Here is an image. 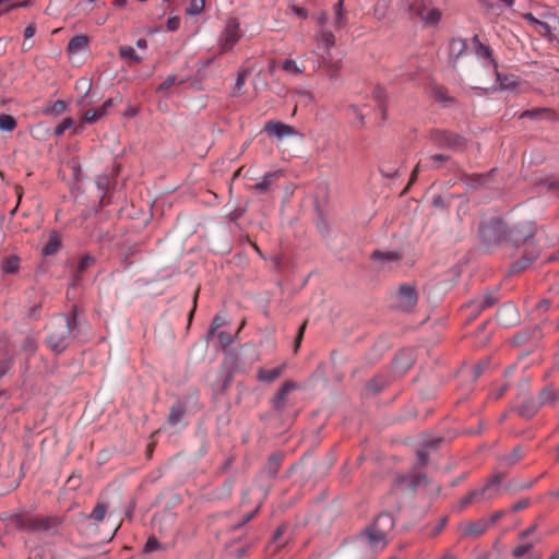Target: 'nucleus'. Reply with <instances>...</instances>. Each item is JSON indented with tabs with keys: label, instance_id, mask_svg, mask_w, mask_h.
<instances>
[{
	"label": "nucleus",
	"instance_id": "63",
	"mask_svg": "<svg viewBox=\"0 0 559 559\" xmlns=\"http://www.w3.org/2000/svg\"><path fill=\"white\" fill-rule=\"evenodd\" d=\"M443 438L439 437V438H433V439H428L426 441H424L423 443V447L428 451L429 449H432V450H436L440 447V444L443 442Z\"/></svg>",
	"mask_w": 559,
	"mask_h": 559
},
{
	"label": "nucleus",
	"instance_id": "42",
	"mask_svg": "<svg viewBox=\"0 0 559 559\" xmlns=\"http://www.w3.org/2000/svg\"><path fill=\"white\" fill-rule=\"evenodd\" d=\"M495 74H496L497 82L499 83V86L501 90H511L518 85V82H516L514 75L501 74L498 71V68L495 69Z\"/></svg>",
	"mask_w": 559,
	"mask_h": 559
},
{
	"label": "nucleus",
	"instance_id": "39",
	"mask_svg": "<svg viewBox=\"0 0 559 559\" xmlns=\"http://www.w3.org/2000/svg\"><path fill=\"white\" fill-rule=\"evenodd\" d=\"M88 46V37L86 35H75L68 43V51L76 52Z\"/></svg>",
	"mask_w": 559,
	"mask_h": 559
},
{
	"label": "nucleus",
	"instance_id": "64",
	"mask_svg": "<svg viewBox=\"0 0 559 559\" xmlns=\"http://www.w3.org/2000/svg\"><path fill=\"white\" fill-rule=\"evenodd\" d=\"M531 337V333L527 331H521L513 337V343L515 345L525 344Z\"/></svg>",
	"mask_w": 559,
	"mask_h": 559
},
{
	"label": "nucleus",
	"instance_id": "13",
	"mask_svg": "<svg viewBox=\"0 0 559 559\" xmlns=\"http://www.w3.org/2000/svg\"><path fill=\"white\" fill-rule=\"evenodd\" d=\"M548 120L551 122L559 121V115L548 107H536L522 111L519 119Z\"/></svg>",
	"mask_w": 559,
	"mask_h": 559
},
{
	"label": "nucleus",
	"instance_id": "46",
	"mask_svg": "<svg viewBox=\"0 0 559 559\" xmlns=\"http://www.w3.org/2000/svg\"><path fill=\"white\" fill-rule=\"evenodd\" d=\"M318 40H320L326 49H331L335 45V36L329 29L322 28L318 34Z\"/></svg>",
	"mask_w": 559,
	"mask_h": 559
},
{
	"label": "nucleus",
	"instance_id": "48",
	"mask_svg": "<svg viewBox=\"0 0 559 559\" xmlns=\"http://www.w3.org/2000/svg\"><path fill=\"white\" fill-rule=\"evenodd\" d=\"M249 73H250V71L248 69H240L238 71L237 79H236L235 86H234V95L240 94Z\"/></svg>",
	"mask_w": 559,
	"mask_h": 559
},
{
	"label": "nucleus",
	"instance_id": "44",
	"mask_svg": "<svg viewBox=\"0 0 559 559\" xmlns=\"http://www.w3.org/2000/svg\"><path fill=\"white\" fill-rule=\"evenodd\" d=\"M334 26L336 28H342L345 25V15H344V0H338L334 5Z\"/></svg>",
	"mask_w": 559,
	"mask_h": 559
},
{
	"label": "nucleus",
	"instance_id": "23",
	"mask_svg": "<svg viewBox=\"0 0 559 559\" xmlns=\"http://www.w3.org/2000/svg\"><path fill=\"white\" fill-rule=\"evenodd\" d=\"M489 491V487H483L479 490H473L464 496L460 500V510L465 509L467 506L474 503L475 501H479L481 499H492V495H487Z\"/></svg>",
	"mask_w": 559,
	"mask_h": 559
},
{
	"label": "nucleus",
	"instance_id": "26",
	"mask_svg": "<svg viewBox=\"0 0 559 559\" xmlns=\"http://www.w3.org/2000/svg\"><path fill=\"white\" fill-rule=\"evenodd\" d=\"M286 365H281L270 370L263 368L258 369L257 379L261 382L272 383L277 380L284 372Z\"/></svg>",
	"mask_w": 559,
	"mask_h": 559
},
{
	"label": "nucleus",
	"instance_id": "57",
	"mask_svg": "<svg viewBox=\"0 0 559 559\" xmlns=\"http://www.w3.org/2000/svg\"><path fill=\"white\" fill-rule=\"evenodd\" d=\"M416 456H417V465L415 466L416 468L427 466L429 454H428V451L424 447L416 451Z\"/></svg>",
	"mask_w": 559,
	"mask_h": 559
},
{
	"label": "nucleus",
	"instance_id": "61",
	"mask_svg": "<svg viewBox=\"0 0 559 559\" xmlns=\"http://www.w3.org/2000/svg\"><path fill=\"white\" fill-rule=\"evenodd\" d=\"M13 359L11 357H3L0 360V379L4 377L12 368Z\"/></svg>",
	"mask_w": 559,
	"mask_h": 559
},
{
	"label": "nucleus",
	"instance_id": "27",
	"mask_svg": "<svg viewBox=\"0 0 559 559\" xmlns=\"http://www.w3.org/2000/svg\"><path fill=\"white\" fill-rule=\"evenodd\" d=\"M524 457V452L521 445H516L509 454L502 455L499 459L500 466L510 468L518 464Z\"/></svg>",
	"mask_w": 559,
	"mask_h": 559
},
{
	"label": "nucleus",
	"instance_id": "31",
	"mask_svg": "<svg viewBox=\"0 0 559 559\" xmlns=\"http://www.w3.org/2000/svg\"><path fill=\"white\" fill-rule=\"evenodd\" d=\"M61 249V238L57 231H52L49 236L47 243L41 250L45 257L53 255Z\"/></svg>",
	"mask_w": 559,
	"mask_h": 559
},
{
	"label": "nucleus",
	"instance_id": "62",
	"mask_svg": "<svg viewBox=\"0 0 559 559\" xmlns=\"http://www.w3.org/2000/svg\"><path fill=\"white\" fill-rule=\"evenodd\" d=\"M307 323H308V320H305L302 322V324L299 326L298 329V332H297V335H296V338H295V346H294V350L295 353L298 350V348L300 347V344L302 342V338H304V334H305V331H306V326H307Z\"/></svg>",
	"mask_w": 559,
	"mask_h": 559
},
{
	"label": "nucleus",
	"instance_id": "1",
	"mask_svg": "<svg viewBox=\"0 0 559 559\" xmlns=\"http://www.w3.org/2000/svg\"><path fill=\"white\" fill-rule=\"evenodd\" d=\"M14 523L16 527L22 531L51 533L56 535L63 524V520L59 515L39 516L29 513H21L15 515Z\"/></svg>",
	"mask_w": 559,
	"mask_h": 559
},
{
	"label": "nucleus",
	"instance_id": "29",
	"mask_svg": "<svg viewBox=\"0 0 559 559\" xmlns=\"http://www.w3.org/2000/svg\"><path fill=\"white\" fill-rule=\"evenodd\" d=\"M467 44L463 38H453L449 45V57L453 63L466 51Z\"/></svg>",
	"mask_w": 559,
	"mask_h": 559
},
{
	"label": "nucleus",
	"instance_id": "7",
	"mask_svg": "<svg viewBox=\"0 0 559 559\" xmlns=\"http://www.w3.org/2000/svg\"><path fill=\"white\" fill-rule=\"evenodd\" d=\"M241 38L240 24L236 17L228 19L219 37V46L223 52L233 49Z\"/></svg>",
	"mask_w": 559,
	"mask_h": 559
},
{
	"label": "nucleus",
	"instance_id": "28",
	"mask_svg": "<svg viewBox=\"0 0 559 559\" xmlns=\"http://www.w3.org/2000/svg\"><path fill=\"white\" fill-rule=\"evenodd\" d=\"M372 525H377L379 530H381L384 534H389L395 526V521L393 515L390 512H381Z\"/></svg>",
	"mask_w": 559,
	"mask_h": 559
},
{
	"label": "nucleus",
	"instance_id": "32",
	"mask_svg": "<svg viewBox=\"0 0 559 559\" xmlns=\"http://www.w3.org/2000/svg\"><path fill=\"white\" fill-rule=\"evenodd\" d=\"M96 263V259L91 254L83 255L73 273V281L76 283L82 280L83 273Z\"/></svg>",
	"mask_w": 559,
	"mask_h": 559
},
{
	"label": "nucleus",
	"instance_id": "36",
	"mask_svg": "<svg viewBox=\"0 0 559 559\" xmlns=\"http://www.w3.org/2000/svg\"><path fill=\"white\" fill-rule=\"evenodd\" d=\"M185 414H186L185 404L181 402H177L170 408V413H169L168 419H167L168 424L171 426H176L177 424H179L181 421Z\"/></svg>",
	"mask_w": 559,
	"mask_h": 559
},
{
	"label": "nucleus",
	"instance_id": "49",
	"mask_svg": "<svg viewBox=\"0 0 559 559\" xmlns=\"http://www.w3.org/2000/svg\"><path fill=\"white\" fill-rule=\"evenodd\" d=\"M286 531H287V525L282 524L276 528V531L274 532V534L272 536V543L275 544V547L277 549L285 547V545L287 544L286 540L285 542L282 540V536Z\"/></svg>",
	"mask_w": 559,
	"mask_h": 559
},
{
	"label": "nucleus",
	"instance_id": "51",
	"mask_svg": "<svg viewBox=\"0 0 559 559\" xmlns=\"http://www.w3.org/2000/svg\"><path fill=\"white\" fill-rule=\"evenodd\" d=\"M502 479V474H496L495 476H492V478L484 486L489 487V491L487 492V495H492V498L497 496L499 491V485L501 484Z\"/></svg>",
	"mask_w": 559,
	"mask_h": 559
},
{
	"label": "nucleus",
	"instance_id": "14",
	"mask_svg": "<svg viewBox=\"0 0 559 559\" xmlns=\"http://www.w3.org/2000/svg\"><path fill=\"white\" fill-rule=\"evenodd\" d=\"M396 485L405 486L407 489L415 491L419 486L428 485V479L426 474L417 473L416 467H414L411 474L397 476Z\"/></svg>",
	"mask_w": 559,
	"mask_h": 559
},
{
	"label": "nucleus",
	"instance_id": "15",
	"mask_svg": "<svg viewBox=\"0 0 559 559\" xmlns=\"http://www.w3.org/2000/svg\"><path fill=\"white\" fill-rule=\"evenodd\" d=\"M462 538H477L488 530L486 520L480 519L475 522H466L460 526Z\"/></svg>",
	"mask_w": 559,
	"mask_h": 559
},
{
	"label": "nucleus",
	"instance_id": "30",
	"mask_svg": "<svg viewBox=\"0 0 559 559\" xmlns=\"http://www.w3.org/2000/svg\"><path fill=\"white\" fill-rule=\"evenodd\" d=\"M280 176L281 171L266 173L263 176L262 180L252 187V190L259 194L267 192L273 181L277 179Z\"/></svg>",
	"mask_w": 559,
	"mask_h": 559
},
{
	"label": "nucleus",
	"instance_id": "4",
	"mask_svg": "<svg viewBox=\"0 0 559 559\" xmlns=\"http://www.w3.org/2000/svg\"><path fill=\"white\" fill-rule=\"evenodd\" d=\"M429 140L439 148L461 151L465 148L468 140L463 135L444 129H431Z\"/></svg>",
	"mask_w": 559,
	"mask_h": 559
},
{
	"label": "nucleus",
	"instance_id": "12",
	"mask_svg": "<svg viewBox=\"0 0 559 559\" xmlns=\"http://www.w3.org/2000/svg\"><path fill=\"white\" fill-rule=\"evenodd\" d=\"M539 247L524 249L523 255L511 264L509 274L515 275L524 272L539 255Z\"/></svg>",
	"mask_w": 559,
	"mask_h": 559
},
{
	"label": "nucleus",
	"instance_id": "8",
	"mask_svg": "<svg viewBox=\"0 0 559 559\" xmlns=\"http://www.w3.org/2000/svg\"><path fill=\"white\" fill-rule=\"evenodd\" d=\"M550 309V302L546 299L540 300L533 310V316L535 319L542 320V325H537L536 329L532 333V337L537 338L540 335L536 330L544 329L547 333L556 332L559 329V318H554V320L542 319L543 314L546 313Z\"/></svg>",
	"mask_w": 559,
	"mask_h": 559
},
{
	"label": "nucleus",
	"instance_id": "43",
	"mask_svg": "<svg viewBox=\"0 0 559 559\" xmlns=\"http://www.w3.org/2000/svg\"><path fill=\"white\" fill-rule=\"evenodd\" d=\"M108 506L105 502L98 501L91 514L87 516L90 520H94L95 522H103L107 512Z\"/></svg>",
	"mask_w": 559,
	"mask_h": 559
},
{
	"label": "nucleus",
	"instance_id": "37",
	"mask_svg": "<svg viewBox=\"0 0 559 559\" xmlns=\"http://www.w3.org/2000/svg\"><path fill=\"white\" fill-rule=\"evenodd\" d=\"M38 349V344L35 337L33 336H26L22 343V350L26 353V367L25 370L27 371L29 369V359L35 355V353Z\"/></svg>",
	"mask_w": 559,
	"mask_h": 559
},
{
	"label": "nucleus",
	"instance_id": "41",
	"mask_svg": "<svg viewBox=\"0 0 559 559\" xmlns=\"http://www.w3.org/2000/svg\"><path fill=\"white\" fill-rule=\"evenodd\" d=\"M558 396L551 386H545L540 390L538 397L536 399L540 406L552 404L557 401Z\"/></svg>",
	"mask_w": 559,
	"mask_h": 559
},
{
	"label": "nucleus",
	"instance_id": "6",
	"mask_svg": "<svg viewBox=\"0 0 559 559\" xmlns=\"http://www.w3.org/2000/svg\"><path fill=\"white\" fill-rule=\"evenodd\" d=\"M73 338L69 330H63L60 326L46 336L45 344L56 356H59L70 346Z\"/></svg>",
	"mask_w": 559,
	"mask_h": 559
},
{
	"label": "nucleus",
	"instance_id": "25",
	"mask_svg": "<svg viewBox=\"0 0 559 559\" xmlns=\"http://www.w3.org/2000/svg\"><path fill=\"white\" fill-rule=\"evenodd\" d=\"M284 454L282 452H274L269 456L267 462L264 466V472L267 474L269 477H276L282 466Z\"/></svg>",
	"mask_w": 559,
	"mask_h": 559
},
{
	"label": "nucleus",
	"instance_id": "16",
	"mask_svg": "<svg viewBox=\"0 0 559 559\" xmlns=\"http://www.w3.org/2000/svg\"><path fill=\"white\" fill-rule=\"evenodd\" d=\"M492 173L493 169L486 174H467L465 171H460L459 179L467 187L472 189H478L490 180Z\"/></svg>",
	"mask_w": 559,
	"mask_h": 559
},
{
	"label": "nucleus",
	"instance_id": "58",
	"mask_svg": "<svg viewBox=\"0 0 559 559\" xmlns=\"http://www.w3.org/2000/svg\"><path fill=\"white\" fill-rule=\"evenodd\" d=\"M347 112L349 116H353L359 122L360 127L365 126V116L360 111L359 107L356 105H350L347 108Z\"/></svg>",
	"mask_w": 559,
	"mask_h": 559
},
{
	"label": "nucleus",
	"instance_id": "3",
	"mask_svg": "<svg viewBox=\"0 0 559 559\" xmlns=\"http://www.w3.org/2000/svg\"><path fill=\"white\" fill-rule=\"evenodd\" d=\"M507 223L500 217L483 221L478 226V235L486 248H497L504 245Z\"/></svg>",
	"mask_w": 559,
	"mask_h": 559
},
{
	"label": "nucleus",
	"instance_id": "10",
	"mask_svg": "<svg viewBox=\"0 0 559 559\" xmlns=\"http://www.w3.org/2000/svg\"><path fill=\"white\" fill-rule=\"evenodd\" d=\"M360 536L365 538L368 547L373 551L383 550L388 545V535L379 530L377 525L370 524L366 526L361 531Z\"/></svg>",
	"mask_w": 559,
	"mask_h": 559
},
{
	"label": "nucleus",
	"instance_id": "17",
	"mask_svg": "<svg viewBox=\"0 0 559 559\" xmlns=\"http://www.w3.org/2000/svg\"><path fill=\"white\" fill-rule=\"evenodd\" d=\"M264 131L271 136H277L280 139L295 135L297 132L294 127L286 124L281 121L270 120L264 126Z\"/></svg>",
	"mask_w": 559,
	"mask_h": 559
},
{
	"label": "nucleus",
	"instance_id": "34",
	"mask_svg": "<svg viewBox=\"0 0 559 559\" xmlns=\"http://www.w3.org/2000/svg\"><path fill=\"white\" fill-rule=\"evenodd\" d=\"M488 366H489V358L484 359L467 369H464L462 371V374H465L466 377L472 378L473 381H476L484 373V371L488 368Z\"/></svg>",
	"mask_w": 559,
	"mask_h": 559
},
{
	"label": "nucleus",
	"instance_id": "20",
	"mask_svg": "<svg viewBox=\"0 0 559 559\" xmlns=\"http://www.w3.org/2000/svg\"><path fill=\"white\" fill-rule=\"evenodd\" d=\"M115 104L114 98L106 99L103 105L97 109H88L84 114V121L87 123H95L107 115L108 109Z\"/></svg>",
	"mask_w": 559,
	"mask_h": 559
},
{
	"label": "nucleus",
	"instance_id": "55",
	"mask_svg": "<svg viewBox=\"0 0 559 559\" xmlns=\"http://www.w3.org/2000/svg\"><path fill=\"white\" fill-rule=\"evenodd\" d=\"M160 548H162V545L158 542V539L155 536H151V537H148V539L146 540V543L143 547V552L150 554V552H153Z\"/></svg>",
	"mask_w": 559,
	"mask_h": 559
},
{
	"label": "nucleus",
	"instance_id": "60",
	"mask_svg": "<svg viewBox=\"0 0 559 559\" xmlns=\"http://www.w3.org/2000/svg\"><path fill=\"white\" fill-rule=\"evenodd\" d=\"M217 337H218L219 344L223 348L228 347L234 342V336L228 332H224V331L218 332Z\"/></svg>",
	"mask_w": 559,
	"mask_h": 559
},
{
	"label": "nucleus",
	"instance_id": "2",
	"mask_svg": "<svg viewBox=\"0 0 559 559\" xmlns=\"http://www.w3.org/2000/svg\"><path fill=\"white\" fill-rule=\"evenodd\" d=\"M537 231L536 224L531 221L520 222L512 226L507 225L506 246H511L514 249L524 246L525 249L538 247L535 243V235Z\"/></svg>",
	"mask_w": 559,
	"mask_h": 559
},
{
	"label": "nucleus",
	"instance_id": "38",
	"mask_svg": "<svg viewBox=\"0 0 559 559\" xmlns=\"http://www.w3.org/2000/svg\"><path fill=\"white\" fill-rule=\"evenodd\" d=\"M432 96L437 102L447 106L455 103V99L448 94V90L442 85L432 86Z\"/></svg>",
	"mask_w": 559,
	"mask_h": 559
},
{
	"label": "nucleus",
	"instance_id": "22",
	"mask_svg": "<svg viewBox=\"0 0 559 559\" xmlns=\"http://www.w3.org/2000/svg\"><path fill=\"white\" fill-rule=\"evenodd\" d=\"M540 407V404L535 397H528L522 402L516 412L519 416L531 419L538 413Z\"/></svg>",
	"mask_w": 559,
	"mask_h": 559
},
{
	"label": "nucleus",
	"instance_id": "35",
	"mask_svg": "<svg viewBox=\"0 0 559 559\" xmlns=\"http://www.w3.org/2000/svg\"><path fill=\"white\" fill-rule=\"evenodd\" d=\"M119 57L127 60L129 66L139 64L142 62V58L135 52L131 46H120Z\"/></svg>",
	"mask_w": 559,
	"mask_h": 559
},
{
	"label": "nucleus",
	"instance_id": "33",
	"mask_svg": "<svg viewBox=\"0 0 559 559\" xmlns=\"http://www.w3.org/2000/svg\"><path fill=\"white\" fill-rule=\"evenodd\" d=\"M403 258L400 251H381L374 250L371 253V260L381 262H399Z\"/></svg>",
	"mask_w": 559,
	"mask_h": 559
},
{
	"label": "nucleus",
	"instance_id": "24",
	"mask_svg": "<svg viewBox=\"0 0 559 559\" xmlns=\"http://www.w3.org/2000/svg\"><path fill=\"white\" fill-rule=\"evenodd\" d=\"M64 322L66 324L61 328L69 330L70 335L75 338L79 329V308L76 305H72L71 310L64 316Z\"/></svg>",
	"mask_w": 559,
	"mask_h": 559
},
{
	"label": "nucleus",
	"instance_id": "47",
	"mask_svg": "<svg viewBox=\"0 0 559 559\" xmlns=\"http://www.w3.org/2000/svg\"><path fill=\"white\" fill-rule=\"evenodd\" d=\"M16 120L13 116L1 114L0 115V130L11 132L16 128Z\"/></svg>",
	"mask_w": 559,
	"mask_h": 559
},
{
	"label": "nucleus",
	"instance_id": "40",
	"mask_svg": "<svg viewBox=\"0 0 559 559\" xmlns=\"http://www.w3.org/2000/svg\"><path fill=\"white\" fill-rule=\"evenodd\" d=\"M20 258L17 255H10L8 257L2 265H1V271L4 273V274H15L19 272L20 270Z\"/></svg>",
	"mask_w": 559,
	"mask_h": 559
},
{
	"label": "nucleus",
	"instance_id": "59",
	"mask_svg": "<svg viewBox=\"0 0 559 559\" xmlns=\"http://www.w3.org/2000/svg\"><path fill=\"white\" fill-rule=\"evenodd\" d=\"M259 510H260V506H258L253 511L245 514L242 520L239 523L234 525L233 530L236 531V530H239L242 526H245L247 523H249L251 520H253L255 518V515L258 514Z\"/></svg>",
	"mask_w": 559,
	"mask_h": 559
},
{
	"label": "nucleus",
	"instance_id": "19",
	"mask_svg": "<svg viewBox=\"0 0 559 559\" xmlns=\"http://www.w3.org/2000/svg\"><path fill=\"white\" fill-rule=\"evenodd\" d=\"M296 389V383L293 381L285 382L275 393V395L271 400L272 407L275 411H283L286 403V396L288 393H290L293 390Z\"/></svg>",
	"mask_w": 559,
	"mask_h": 559
},
{
	"label": "nucleus",
	"instance_id": "53",
	"mask_svg": "<svg viewBox=\"0 0 559 559\" xmlns=\"http://www.w3.org/2000/svg\"><path fill=\"white\" fill-rule=\"evenodd\" d=\"M533 547H534L533 543H525V544L518 545L516 547L513 548L512 556L515 559L522 558L523 556L530 554L531 550L533 549Z\"/></svg>",
	"mask_w": 559,
	"mask_h": 559
},
{
	"label": "nucleus",
	"instance_id": "5",
	"mask_svg": "<svg viewBox=\"0 0 559 559\" xmlns=\"http://www.w3.org/2000/svg\"><path fill=\"white\" fill-rule=\"evenodd\" d=\"M409 10L426 25H437L442 16V12L432 7L431 0H414L409 4Z\"/></svg>",
	"mask_w": 559,
	"mask_h": 559
},
{
	"label": "nucleus",
	"instance_id": "9",
	"mask_svg": "<svg viewBox=\"0 0 559 559\" xmlns=\"http://www.w3.org/2000/svg\"><path fill=\"white\" fill-rule=\"evenodd\" d=\"M415 356L414 350L409 348H405L400 350L392 364H391V377H402L404 376L414 365Z\"/></svg>",
	"mask_w": 559,
	"mask_h": 559
},
{
	"label": "nucleus",
	"instance_id": "21",
	"mask_svg": "<svg viewBox=\"0 0 559 559\" xmlns=\"http://www.w3.org/2000/svg\"><path fill=\"white\" fill-rule=\"evenodd\" d=\"M392 381V377L385 373H378L367 384L366 390L376 395L383 391Z\"/></svg>",
	"mask_w": 559,
	"mask_h": 559
},
{
	"label": "nucleus",
	"instance_id": "45",
	"mask_svg": "<svg viewBox=\"0 0 559 559\" xmlns=\"http://www.w3.org/2000/svg\"><path fill=\"white\" fill-rule=\"evenodd\" d=\"M67 109V103L64 100H56L48 105L44 109L45 115L59 116L63 114Z\"/></svg>",
	"mask_w": 559,
	"mask_h": 559
},
{
	"label": "nucleus",
	"instance_id": "18",
	"mask_svg": "<svg viewBox=\"0 0 559 559\" xmlns=\"http://www.w3.org/2000/svg\"><path fill=\"white\" fill-rule=\"evenodd\" d=\"M472 43L474 46L475 55L480 59L488 60L489 63L493 67V69H497L498 62L493 57V51L490 48V46L483 44L478 35L473 36Z\"/></svg>",
	"mask_w": 559,
	"mask_h": 559
},
{
	"label": "nucleus",
	"instance_id": "50",
	"mask_svg": "<svg viewBox=\"0 0 559 559\" xmlns=\"http://www.w3.org/2000/svg\"><path fill=\"white\" fill-rule=\"evenodd\" d=\"M502 479V474H496L495 476H492V478L484 486L489 487V491L487 492V495H492V498L497 496L499 491V485L501 484Z\"/></svg>",
	"mask_w": 559,
	"mask_h": 559
},
{
	"label": "nucleus",
	"instance_id": "56",
	"mask_svg": "<svg viewBox=\"0 0 559 559\" xmlns=\"http://www.w3.org/2000/svg\"><path fill=\"white\" fill-rule=\"evenodd\" d=\"M282 69L292 74L301 73V70L298 68L296 61L293 59H286L282 64Z\"/></svg>",
	"mask_w": 559,
	"mask_h": 559
},
{
	"label": "nucleus",
	"instance_id": "11",
	"mask_svg": "<svg viewBox=\"0 0 559 559\" xmlns=\"http://www.w3.org/2000/svg\"><path fill=\"white\" fill-rule=\"evenodd\" d=\"M399 308L412 312L418 302V292L414 285L402 284L397 289Z\"/></svg>",
	"mask_w": 559,
	"mask_h": 559
},
{
	"label": "nucleus",
	"instance_id": "52",
	"mask_svg": "<svg viewBox=\"0 0 559 559\" xmlns=\"http://www.w3.org/2000/svg\"><path fill=\"white\" fill-rule=\"evenodd\" d=\"M204 7L205 0H191L190 5L186 9V14L198 15L204 10Z\"/></svg>",
	"mask_w": 559,
	"mask_h": 559
},
{
	"label": "nucleus",
	"instance_id": "54",
	"mask_svg": "<svg viewBox=\"0 0 559 559\" xmlns=\"http://www.w3.org/2000/svg\"><path fill=\"white\" fill-rule=\"evenodd\" d=\"M74 126V120L72 118H64L59 124L56 126L53 130V134L56 136H61L66 132V130L70 129Z\"/></svg>",
	"mask_w": 559,
	"mask_h": 559
}]
</instances>
